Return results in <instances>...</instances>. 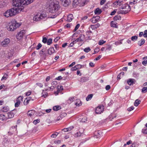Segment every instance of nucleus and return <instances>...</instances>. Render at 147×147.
<instances>
[{
	"label": "nucleus",
	"instance_id": "1",
	"mask_svg": "<svg viewBox=\"0 0 147 147\" xmlns=\"http://www.w3.org/2000/svg\"><path fill=\"white\" fill-rule=\"evenodd\" d=\"M13 6L18 7L20 11H23L24 6L28 5L33 2L34 0H12Z\"/></svg>",
	"mask_w": 147,
	"mask_h": 147
},
{
	"label": "nucleus",
	"instance_id": "25",
	"mask_svg": "<svg viewBox=\"0 0 147 147\" xmlns=\"http://www.w3.org/2000/svg\"><path fill=\"white\" fill-rule=\"evenodd\" d=\"M23 98V96H20L17 98L16 101L20 103L22 101Z\"/></svg>",
	"mask_w": 147,
	"mask_h": 147
},
{
	"label": "nucleus",
	"instance_id": "56",
	"mask_svg": "<svg viewBox=\"0 0 147 147\" xmlns=\"http://www.w3.org/2000/svg\"><path fill=\"white\" fill-rule=\"evenodd\" d=\"M80 26V25L79 24H77L75 27V28L74 30V31H76L79 28Z\"/></svg>",
	"mask_w": 147,
	"mask_h": 147
},
{
	"label": "nucleus",
	"instance_id": "18",
	"mask_svg": "<svg viewBox=\"0 0 147 147\" xmlns=\"http://www.w3.org/2000/svg\"><path fill=\"white\" fill-rule=\"evenodd\" d=\"M88 80V77H84L81 78L80 81V82L83 83L87 81Z\"/></svg>",
	"mask_w": 147,
	"mask_h": 147
},
{
	"label": "nucleus",
	"instance_id": "37",
	"mask_svg": "<svg viewBox=\"0 0 147 147\" xmlns=\"http://www.w3.org/2000/svg\"><path fill=\"white\" fill-rule=\"evenodd\" d=\"M5 5V3L3 1H0V7H3Z\"/></svg>",
	"mask_w": 147,
	"mask_h": 147
},
{
	"label": "nucleus",
	"instance_id": "21",
	"mask_svg": "<svg viewBox=\"0 0 147 147\" xmlns=\"http://www.w3.org/2000/svg\"><path fill=\"white\" fill-rule=\"evenodd\" d=\"M145 42V40L144 39H142L138 42V45L140 46L144 43Z\"/></svg>",
	"mask_w": 147,
	"mask_h": 147
},
{
	"label": "nucleus",
	"instance_id": "32",
	"mask_svg": "<svg viewBox=\"0 0 147 147\" xmlns=\"http://www.w3.org/2000/svg\"><path fill=\"white\" fill-rule=\"evenodd\" d=\"M121 19V17L119 16H115L113 18L115 21H117V20H120Z\"/></svg>",
	"mask_w": 147,
	"mask_h": 147
},
{
	"label": "nucleus",
	"instance_id": "26",
	"mask_svg": "<svg viewBox=\"0 0 147 147\" xmlns=\"http://www.w3.org/2000/svg\"><path fill=\"white\" fill-rule=\"evenodd\" d=\"M9 110V108L7 106H5L3 108L2 111L3 112H7Z\"/></svg>",
	"mask_w": 147,
	"mask_h": 147
},
{
	"label": "nucleus",
	"instance_id": "55",
	"mask_svg": "<svg viewBox=\"0 0 147 147\" xmlns=\"http://www.w3.org/2000/svg\"><path fill=\"white\" fill-rule=\"evenodd\" d=\"M29 101L28 100H26V99L24 100V105H27L29 102Z\"/></svg>",
	"mask_w": 147,
	"mask_h": 147
},
{
	"label": "nucleus",
	"instance_id": "53",
	"mask_svg": "<svg viewBox=\"0 0 147 147\" xmlns=\"http://www.w3.org/2000/svg\"><path fill=\"white\" fill-rule=\"evenodd\" d=\"M87 121V118L86 117H84L81 120V121L83 122H85Z\"/></svg>",
	"mask_w": 147,
	"mask_h": 147
},
{
	"label": "nucleus",
	"instance_id": "22",
	"mask_svg": "<svg viewBox=\"0 0 147 147\" xmlns=\"http://www.w3.org/2000/svg\"><path fill=\"white\" fill-rule=\"evenodd\" d=\"M111 25L112 27L117 28L118 26L117 25V23H116L113 21H112L111 22Z\"/></svg>",
	"mask_w": 147,
	"mask_h": 147
},
{
	"label": "nucleus",
	"instance_id": "61",
	"mask_svg": "<svg viewBox=\"0 0 147 147\" xmlns=\"http://www.w3.org/2000/svg\"><path fill=\"white\" fill-rule=\"evenodd\" d=\"M36 84L40 88L42 87L43 86L42 84L40 83H37Z\"/></svg>",
	"mask_w": 147,
	"mask_h": 147
},
{
	"label": "nucleus",
	"instance_id": "13",
	"mask_svg": "<svg viewBox=\"0 0 147 147\" xmlns=\"http://www.w3.org/2000/svg\"><path fill=\"white\" fill-rule=\"evenodd\" d=\"M48 89H46L45 90H43L42 92V96H41L42 97H44V98H46L48 95L47 92H46V91H48Z\"/></svg>",
	"mask_w": 147,
	"mask_h": 147
},
{
	"label": "nucleus",
	"instance_id": "39",
	"mask_svg": "<svg viewBox=\"0 0 147 147\" xmlns=\"http://www.w3.org/2000/svg\"><path fill=\"white\" fill-rule=\"evenodd\" d=\"M133 76L135 78H137L139 76V74L136 72H134L133 73Z\"/></svg>",
	"mask_w": 147,
	"mask_h": 147
},
{
	"label": "nucleus",
	"instance_id": "46",
	"mask_svg": "<svg viewBox=\"0 0 147 147\" xmlns=\"http://www.w3.org/2000/svg\"><path fill=\"white\" fill-rule=\"evenodd\" d=\"M142 132L144 134H147V128L146 129H142Z\"/></svg>",
	"mask_w": 147,
	"mask_h": 147
},
{
	"label": "nucleus",
	"instance_id": "59",
	"mask_svg": "<svg viewBox=\"0 0 147 147\" xmlns=\"http://www.w3.org/2000/svg\"><path fill=\"white\" fill-rule=\"evenodd\" d=\"M142 63L143 65H146L147 64V60L144 59V61L142 62Z\"/></svg>",
	"mask_w": 147,
	"mask_h": 147
},
{
	"label": "nucleus",
	"instance_id": "8",
	"mask_svg": "<svg viewBox=\"0 0 147 147\" xmlns=\"http://www.w3.org/2000/svg\"><path fill=\"white\" fill-rule=\"evenodd\" d=\"M104 106L102 105L99 106L97 107L95 110V112L96 114H100L104 111Z\"/></svg>",
	"mask_w": 147,
	"mask_h": 147
},
{
	"label": "nucleus",
	"instance_id": "29",
	"mask_svg": "<svg viewBox=\"0 0 147 147\" xmlns=\"http://www.w3.org/2000/svg\"><path fill=\"white\" fill-rule=\"evenodd\" d=\"M8 118H11L14 117V115L12 113H7Z\"/></svg>",
	"mask_w": 147,
	"mask_h": 147
},
{
	"label": "nucleus",
	"instance_id": "28",
	"mask_svg": "<svg viewBox=\"0 0 147 147\" xmlns=\"http://www.w3.org/2000/svg\"><path fill=\"white\" fill-rule=\"evenodd\" d=\"M93 96V95L92 94L88 95L86 98V100L88 101L90 100L92 98Z\"/></svg>",
	"mask_w": 147,
	"mask_h": 147
},
{
	"label": "nucleus",
	"instance_id": "24",
	"mask_svg": "<svg viewBox=\"0 0 147 147\" xmlns=\"http://www.w3.org/2000/svg\"><path fill=\"white\" fill-rule=\"evenodd\" d=\"M141 101L138 99H136L134 102V105L135 106L137 107L140 103Z\"/></svg>",
	"mask_w": 147,
	"mask_h": 147
},
{
	"label": "nucleus",
	"instance_id": "48",
	"mask_svg": "<svg viewBox=\"0 0 147 147\" xmlns=\"http://www.w3.org/2000/svg\"><path fill=\"white\" fill-rule=\"evenodd\" d=\"M40 122V120L39 119H38L36 120H34L33 121V123L35 124L36 125L38 123H39Z\"/></svg>",
	"mask_w": 147,
	"mask_h": 147
},
{
	"label": "nucleus",
	"instance_id": "31",
	"mask_svg": "<svg viewBox=\"0 0 147 147\" xmlns=\"http://www.w3.org/2000/svg\"><path fill=\"white\" fill-rule=\"evenodd\" d=\"M147 92V87L143 88L142 89V92L143 93H144Z\"/></svg>",
	"mask_w": 147,
	"mask_h": 147
},
{
	"label": "nucleus",
	"instance_id": "47",
	"mask_svg": "<svg viewBox=\"0 0 147 147\" xmlns=\"http://www.w3.org/2000/svg\"><path fill=\"white\" fill-rule=\"evenodd\" d=\"M42 46V45L40 43H39L37 45L36 47V49L37 50L39 49Z\"/></svg>",
	"mask_w": 147,
	"mask_h": 147
},
{
	"label": "nucleus",
	"instance_id": "10",
	"mask_svg": "<svg viewBox=\"0 0 147 147\" xmlns=\"http://www.w3.org/2000/svg\"><path fill=\"white\" fill-rule=\"evenodd\" d=\"M136 81L134 79L130 78L127 81V83L130 86L136 83Z\"/></svg>",
	"mask_w": 147,
	"mask_h": 147
},
{
	"label": "nucleus",
	"instance_id": "14",
	"mask_svg": "<svg viewBox=\"0 0 147 147\" xmlns=\"http://www.w3.org/2000/svg\"><path fill=\"white\" fill-rule=\"evenodd\" d=\"M84 130L82 132H81L80 131L77 132L74 135V137L76 138L80 137L83 134Z\"/></svg>",
	"mask_w": 147,
	"mask_h": 147
},
{
	"label": "nucleus",
	"instance_id": "62",
	"mask_svg": "<svg viewBox=\"0 0 147 147\" xmlns=\"http://www.w3.org/2000/svg\"><path fill=\"white\" fill-rule=\"evenodd\" d=\"M144 36L145 38H147V30H145L144 32Z\"/></svg>",
	"mask_w": 147,
	"mask_h": 147
},
{
	"label": "nucleus",
	"instance_id": "5",
	"mask_svg": "<svg viewBox=\"0 0 147 147\" xmlns=\"http://www.w3.org/2000/svg\"><path fill=\"white\" fill-rule=\"evenodd\" d=\"M11 42L10 39L8 38H6L0 42V45L3 47H8Z\"/></svg>",
	"mask_w": 147,
	"mask_h": 147
},
{
	"label": "nucleus",
	"instance_id": "33",
	"mask_svg": "<svg viewBox=\"0 0 147 147\" xmlns=\"http://www.w3.org/2000/svg\"><path fill=\"white\" fill-rule=\"evenodd\" d=\"M52 42V39L50 38L47 40V43L48 45H50Z\"/></svg>",
	"mask_w": 147,
	"mask_h": 147
},
{
	"label": "nucleus",
	"instance_id": "34",
	"mask_svg": "<svg viewBox=\"0 0 147 147\" xmlns=\"http://www.w3.org/2000/svg\"><path fill=\"white\" fill-rule=\"evenodd\" d=\"M123 39H122L121 40H120L118 41L117 42H116L115 43V44L116 45H119L120 44H122V41L123 40Z\"/></svg>",
	"mask_w": 147,
	"mask_h": 147
},
{
	"label": "nucleus",
	"instance_id": "7",
	"mask_svg": "<svg viewBox=\"0 0 147 147\" xmlns=\"http://www.w3.org/2000/svg\"><path fill=\"white\" fill-rule=\"evenodd\" d=\"M85 37L84 35L81 34L80 35V37L76 39L73 41L74 43H76V42H81L83 41L85 39Z\"/></svg>",
	"mask_w": 147,
	"mask_h": 147
},
{
	"label": "nucleus",
	"instance_id": "51",
	"mask_svg": "<svg viewBox=\"0 0 147 147\" xmlns=\"http://www.w3.org/2000/svg\"><path fill=\"white\" fill-rule=\"evenodd\" d=\"M17 127V125H16V126H13L12 127H11L10 128V131H12V129H14L15 131H16V129H16V127Z\"/></svg>",
	"mask_w": 147,
	"mask_h": 147
},
{
	"label": "nucleus",
	"instance_id": "36",
	"mask_svg": "<svg viewBox=\"0 0 147 147\" xmlns=\"http://www.w3.org/2000/svg\"><path fill=\"white\" fill-rule=\"evenodd\" d=\"M138 37L137 36H132L131 38V40L133 41H136L138 39Z\"/></svg>",
	"mask_w": 147,
	"mask_h": 147
},
{
	"label": "nucleus",
	"instance_id": "19",
	"mask_svg": "<svg viewBox=\"0 0 147 147\" xmlns=\"http://www.w3.org/2000/svg\"><path fill=\"white\" fill-rule=\"evenodd\" d=\"M100 26V24L98 23L97 24H96L94 25H91L90 26V28L92 30H95L98 28Z\"/></svg>",
	"mask_w": 147,
	"mask_h": 147
},
{
	"label": "nucleus",
	"instance_id": "17",
	"mask_svg": "<svg viewBox=\"0 0 147 147\" xmlns=\"http://www.w3.org/2000/svg\"><path fill=\"white\" fill-rule=\"evenodd\" d=\"M73 17L72 14H70L67 16V21L68 22H71L73 19Z\"/></svg>",
	"mask_w": 147,
	"mask_h": 147
},
{
	"label": "nucleus",
	"instance_id": "54",
	"mask_svg": "<svg viewBox=\"0 0 147 147\" xmlns=\"http://www.w3.org/2000/svg\"><path fill=\"white\" fill-rule=\"evenodd\" d=\"M58 134V133H56L55 134H54L51 136V137L53 138H56Z\"/></svg>",
	"mask_w": 147,
	"mask_h": 147
},
{
	"label": "nucleus",
	"instance_id": "35",
	"mask_svg": "<svg viewBox=\"0 0 147 147\" xmlns=\"http://www.w3.org/2000/svg\"><path fill=\"white\" fill-rule=\"evenodd\" d=\"M6 119L5 116L3 114H0V120L3 121Z\"/></svg>",
	"mask_w": 147,
	"mask_h": 147
},
{
	"label": "nucleus",
	"instance_id": "11",
	"mask_svg": "<svg viewBox=\"0 0 147 147\" xmlns=\"http://www.w3.org/2000/svg\"><path fill=\"white\" fill-rule=\"evenodd\" d=\"M48 54L51 55L55 53V50L53 47L50 48L47 50Z\"/></svg>",
	"mask_w": 147,
	"mask_h": 147
},
{
	"label": "nucleus",
	"instance_id": "23",
	"mask_svg": "<svg viewBox=\"0 0 147 147\" xmlns=\"http://www.w3.org/2000/svg\"><path fill=\"white\" fill-rule=\"evenodd\" d=\"M102 12V11L99 8H97L94 11V13L95 14L99 15Z\"/></svg>",
	"mask_w": 147,
	"mask_h": 147
},
{
	"label": "nucleus",
	"instance_id": "63",
	"mask_svg": "<svg viewBox=\"0 0 147 147\" xmlns=\"http://www.w3.org/2000/svg\"><path fill=\"white\" fill-rule=\"evenodd\" d=\"M63 78L62 77H61V76H59L58 77L56 78H55V80H61V79L62 80V79Z\"/></svg>",
	"mask_w": 147,
	"mask_h": 147
},
{
	"label": "nucleus",
	"instance_id": "27",
	"mask_svg": "<svg viewBox=\"0 0 147 147\" xmlns=\"http://www.w3.org/2000/svg\"><path fill=\"white\" fill-rule=\"evenodd\" d=\"M61 109V107L59 106H56L53 107V110L55 111H57Z\"/></svg>",
	"mask_w": 147,
	"mask_h": 147
},
{
	"label": "nucleus",
	"instance_id": "6",
	"mask_svg": "<svg viewBox=\"0 0 147 147\" xmlns=\"http://www.w3.org/2000/svg\"><path fill=\"white\" fill-rule=\"evenodd\" d=\"M122 9H126L125 11H123L122 13H127L130 11L131 9L130 6L127 4H125L124 5H123Z\"/></svg>",
	"mask_w": 147,
	"mask_h": 147
},
{
	"label": "nucleus",
	"instance_id": "12",
	"mask_svg": "<svg viewBox=\"0 0 147 147\" xmlns=\"http://www.w3.org/2000/svg\"><path fill=\"white\" fill-rule=\"evenodd\" d=\"M63 2H64L63 5L64 6L66 7L68 5L70 2V0H60Z\"/></svg>",
	"mask_w": 147,
	"mask_h": 147
},
{
	"label": "nucleus",
	"instance_id": "15",
	"mask_svg": "<svg viewBox=\"0 0 147 147\" xmlns=\"http://www.w3.org/2000/svg\"><path fill=\"white\" fill-rule=\"evenodd\" d=\"M40 15L39 14H37L34 16V17L33 18V19L35 21H40Z\"/></svg>",
	"mask_w": 147,
	"mask_h": 147
},
{
	"label": "nucleus",
	"instance_id": "57",
	"mask_svg": "<svg viewBox=\"0 0 147 147\" xmlns=\"http://www.w3.org/2000/svg\"><path fill=\"white\" fill-rule=\"evenodd\" d=\"M4 35V33L2 31H0V38L3 37Z\"/></svg>",
	"mask_w": 147,
	"mask_h": 147
},
{
	"label": "nucleus",
	"instance_id": "42",
	"mask_svg": "<svg viewBox=\"0 0 147 147\" xmlns=\"http://www.w3.org/2000/svg\"><path fill=\"white\" fill-rule=\"evenodd\" d=\"M8 75L7 74H5L1 78V80H6L7 78Z\"/></svg>",
	"mask_w": 147,
	"mask_h": 147
},
{
	"label": "nucleus",
	"instance_id": "41",
	"mask_svg": "<svg viewBox=\"0 0 147 147\" xmlns=\"http://www.w3.org/2000/svg\"><path fill=\"white\" fill-rule=\"evenodd\" d=\"M90 49L89 47L85 48L84 49V51L86 53L90 51Z\"/></svg>",
	"mask_w": 147,
	"mask_h": 147
},
{
	"label": "nucleus",
	"instance_id": "20",
	"mask_svg": "<svg viewBox=\"0 0 147 147\" xmlns=\"http://www.w3.org/2000/svg\"><path fill=\"white\" fill-rule=\"evenodd\" d=\"M35 113V111L33 110H29L28 112V115L31 117Z\"/></svg>",
	"mask_w": 147,
	"mask_h": 147
},
{
	"label": "nucleus",
	"instance_id": "9",
	"mask_svg": "<svg viewBox=\"0 0 147 147\" xmlns=\"http://www.w3.org/2000/svg\"><path fill=\"white\" fill-rule=\"evenodd\" d=\"M25 33V31L24 30H22L20 31L16 36L17 39L21 38L24 34Z\"/></svg>",
	"mask_w": 147,
	"mask_h": 147
},
{
	"label": "nucleus",
	"instance_id": "38",
	"mask_svg": "<svg viewBox=\"0 0 147 147\" xmlns=\"http://www.w3.org/2000/svg\"><path fill=\"white\" fill-rule=\"evenodd\" d=\"M124 74V73L123 72H122L120 73L117 76V80H120L121 79V74L122 75V76H123Z\"/></svg>",
	"mask_w": 147,
	"mask_h": 147
},
{
	"label": "nucleus",
	"instance_id": "40",
	"mask_svg": "<svg viewBox=\"0 0 147 147\" xmlns=\"http://www.w3.org/2000/svg\"><path fill=\"white\" fill-rule=\"evenodd\" d=\"M47 39L45 37H42V42L44 44L47 43Z\"/></svg>",
	"mask_w": 147,
	"mask_h": 147
},
{
	"label": "nucleus",
	"instance_id": "49",
	"mask_svg": "<svg viewBox=\"0 0 147 147\" xmlns=\"http://www.w3.org/2000/svg\"><path fill=\"white\" fill-rule=\"evenodd\" d=\"M100 49L98 48H96L94 51V52L93 53V54H96L97 53H98Z\"/></svg>",
	"mask_w": 147,
	"mask_h": 147
},
{
	"label": "nucleus",
	"instance_id": "50",
	"mask_svg": "<svg viewBox=\"0 0 147 147\" xmlns=\"http://www.w3.org/2000/svg\"><path fill=\"white\" fill-rule=\"evenodd\" d=\"M82 65H81L78 64V65H76L75 66V67H76V69H80L82 67Z\"/></svg>",
	"mask_w": 147,
	"mask_h": 147
},
{
	"label": "nucleus",
	"instance_id": "64",
	"mask_svg": "<svg viewBox=\"0 0 147 147\" xmlns=\"http://www.w3.org/2000/svg\"><path fill=\"white\" fill-rule=\"evenodd\" d=\"M20 104V103L16 101V102L15 103V106L16 107H19Z\"/></svg>",
	"mask_w": 147,
	"mask_h": 147
},
{
	"label": "nucleus",
	"instance_id": "58",
	"mask_svg": "<svg viewBox=\"0 0 147 147\" xmlns=\"http://www.w3.org/2000/svg\"><path fill=\"white\" fill-rule=\"evenodd\" d=\"M116 116H113V115H111L109 116V119L110 121L112 120V119H113L114 117H115Z\"/></svg>",
	"mask_w": 147,
	"mask_h": 147
},
{
	"label": "nucleus",
	"instance_id": "44",
	"mask_svg": "<svg viewBox=\"0 0 147 147\" xmlns=\"http://www.w3.org/2000/svg\"><path fill=\"white\" fill-rule=\"evenodd\" d=\"M75 105L76 106H80L82 105L81 102L80 100H78V102L75 103Z\"/></svg>",
	"mask_w": 147,
	"mask_h": 147
},
{
	"label": "nucleus",
	"instance_id": "45",
	"mask_svg": "<svg viewBox=\"0 0 147 147\" xmlns=\"http://www.w3.org/2000/svg\"><path fill=\"white\" fill-rule=\"evenodd\" d=\"M67 115V114L65 113H63L61 114L60 115V117H61V119H62L63 117H65Z\"/></svg>",
	"mask_w": 147,
	"mask_h": 147
},
{
	"label": "nucleus",
	"instance_id": "4",
	"mask_svg": "<svg viewBox=\"0 0 147 147\" xmlns=\"http://www.w3.org/2000/svg\"><path fill=\"white\" fill-rule=\"evenodd\" d=\"M16 13V9L13 8L7 10L4 13L3 16L7 18L15 16Z\"/></svg>",
	"mask_w": 147,
	"mask_h": 147
},
{
	"label": "nucleus",
	"instance_id": "2",
	"mask_svg": "<svg viewBox=\"0 0 147 147\" xmlns=\"http://www.w3.org/2000/svg\"><path fill=\"white\" fill-rule=\"evenodd\" d=\"M59 3L57 1H52L49 6V10L50 12L54 13L57 11L59 7Z\"/></svg>",
	"mask_w": 147,
	"mask_h": 147
},
{
	"label": "nucleus",
	"instance_id": "30",
	"mask_svg": "<svg viewBox=\"0 0 147 147\" xmlns=\"http://www.w3.org/2000/svg\"><path fill=\"white\" fill-rule=\"evenodd\" d=\"M137 0H131L129 3V4L132 5L135 4L137 3Z\"/></svg>",
	"mask_w": 147,
	"mask_h": 147
},
{
	"label": "nucleus",
	"instance_id": "60",
	"mask_svg": "<svg viewBox=\"0 0 147 147\" xmlns=\"http://www.w3.org/2000/svg\"><path fill=\"white\" fill-rule=\"evenodd\" d=\"M89 138H87L86 139H85L82 140V141L80 143V144H83L85 142L89 140Z\"/></svg>",
	"mask_w": 147,
	"mask_h": 147
},
{
	"label": "nucleus",
	"instance_id": "52",
	"mask_svg": "<svg viewBox=\"0 0 147 147\" xmlns=\"http://www.w3.org/2000/svg\"><path fill=\"white\" fill-rule=\"evenodd\" d=\"M134 109V107L133 106H131V107L128 108L127 109V110L129 111H131L133 110Z\"/></svg>",
	"mask_w": 147,
	"mask_h": 147
},
{
	"label": "nucleus",
	"instance_id": "3",
	"mask_svg": "<svg viewBox=\"0 0 147 147\" xmlns=\"http://www.w3.org/2000/svg\"><path fill=\"white\" fill-rule=\"evenodd\" d=\"M9 24L7 29L9 31H12L20 27L21 23H18L16 20H14L11 21Z\"/></svg>",
	"mask_w": 147,
	"mask_h": 147
},
{
	"label": "nucleus",
	"instance_id": "16",
	"mask_svg": "<svg viewBox=\"0 0 147 147\" xmlns=\"http://www.w3.org/2000/svg\"><path fill=\"white\" fill-rule=\"evenodd\" d=\"M40 15V20L44 19L47 18V14L46 13H44L41 14H39Z\"/></svg>",
	"mask_w": 147,
	"mask_h": 147
},
{
	"label": "nucleus",
	"instance_id": "43",
	"mask_svg": "<svg viewBox=\"0 0 147 147\" xmlns=\"http://www.w3.org/2000/svg\"><path fill=\"white\" fill-rule=\"evenodd\" d=\"M105 42L106 41H104L103 40H100L98 42V44L100 45H102L105 43Z\"/></svg>",
	"mask_w": 147,
	"mask_h": 147
}]
</instances>
